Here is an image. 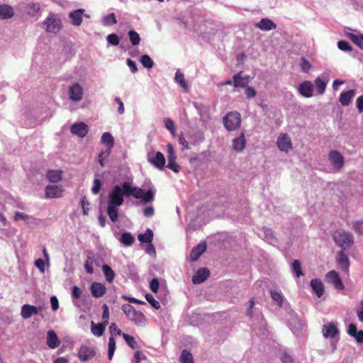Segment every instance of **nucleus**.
<instances>
[{
	"label": "nucleus",
	"mask_w": 363,
	"mask_h": 363,
	"mask_svg": "<svg viewBox=\"0 0 363 363\" xmlns=\"http://www.w3.org/2000/svg\"><path fill=\"white\" fill-rule=\"evenodd\" d=\"M174 79L175 81L179 84V85L184 88V89H188V86H187V84L186 83V81L184 79V74L179 72V70L177 71L176 74H175V77H174Z\"/></svg>",
	"instance_id": "nucleus-45"
},
{
	"label": "nucleus",
	"mask_w": 363,
	"mask_h": 363,
	"mask_svg": "<svg viewBox=\"0 0 363 363\" xmlns=\"http://www.w3.org/2000/svg\"><path fill=\"white\" fill-rule=\"evenodd\" d=\"M147 190H145L133 186L128 182H125L121 185H116L108 194L107 214L113 222L118 220V207L124 201L123 196H133L135 199H141L143 203L151 202L154 199L155 189L152 185L150 181H147Z\"/></svg>",
	"instance_id": "nucleus-1"
},
{
	"label": "nucleus",
	"mask_w": 363,
	"mask_h": 363,
	"mask_svg": "<svg viewBox=\"0 0 363 363\" xmlns=\"http://www.w3.org/2000/svg\"><path fill=\"white\" fill-rule=\"evenodd\" d=\"M347 37L355 43L360 49L363 50V35H355L353 33H347Z\"/></svg>",
	"instance_id": "nucleus-38"
},
{
	"label": "nucleus",
	"mask_w": 363,
	"mask_h": 363,
	"mask_svg": "<svg viewBox=\"0 0 363 363\" xmlns=\"http://www.w3.org/2000/svg\"><path fill=\"white\" fill-rule=\"evenodd\" d=\"M277 144L279 149L281 151L288 152L292 148L291 139L286 134H282L279 137Z\"/></svg>",
	"instance_id": "nucleus-17"
},
{
	"label": "nucleus",
	"mask_w": 363,
	"mask_h": 363,
	"mask_svg": "<svg viewBox=\"0 0 363 363\" xmlns=\"http://www.w3.org/2000/svg\"><path fill=\"white\" fill-rule=\"evenodd\" d=\"M116 350V341L113 336H111L108 339V358L111 360Z\"/></svg>",
	"instance_id": "nucleus-41"
},
{
	"label": "nucleus",
	"mask_w": 363,
	"mask_h": 363,
	"mask_svg": "<svg viewBox=\"0 0 363 363\" xmlns=\"http://www.w3.org/2000/svg\"><path fill=\"white\" fill-rule=\"evenodd\" d=\"M337 260L340 267L343 271L347 272L350 267V261L347 256L343 251H340L337 253Z\"/></svg>",
	"instance_id": "nucleus-26"
},
{
	"label": "nucleus",
	"mask_w": 363,
	"mask_h": 363,
	"mask_svg": "<svg viewBox=\"0 0 363 363\" xmlns=\"http://www.w3.org/2000/svg\"><path fill=\"white\" fill-rule=\"evenodd\" d=\"M122 336H123V339L125 340V341L126 342V343L131 348L135 349L137 347V342H135V338L133 336H131L128 334H126V333H123Z\"/></svg>",
	"instance_id": "nucleus-50"
},
{
	"label": "nucleus",
	"mask_w": 363,
	"mask_h": 363,
	"mask_svg": "<svg viewBox=\"0 0 363 363\" xmlns=\"http://www.w3.org/2000/svg\"><path fill=\"white\" fill-rule=\"evenodd\" d=\"M84 12V9H78L69 13V18L72 25L74 26H79L82 22V15Z\"/></svg>",
	"instance_id": "nucleus-19"
},
{
	"label": "nucleus",
	"mask_w": 363,
	"mask_h": 363,
	"mask_svg": "<svg viewBox=\"0 0 363 363\" xmlns=\"http://www.w3.org/2000/svg\"><path fill=\"white\" fill-rule=\"evenodd\" d=\"M291 270L293 274L296 276V278H299L300 277L303 275L301 269V264L299 260H294L291 264Z\"/></svg>",
	"instance_id": "nucleus-36"
},
{
	"label": "nucleus",
	"mask_w": 363,
	"mask_h": 363,
	"mask_svg": "<svg viewBox=\"0 0 363 363\" xmlns=\"http://www.w3.org/2000/svg\"><path fill=\"white\" fill-rule=\"evenodd\" d=\"M128 37L133 45L135 46L139 45L141 39L139 34L136 31L130 30L128 32Z\"/></svg>",
	"instance_id": "nucleus-43"
},
{
	"label": "nucleus",
	"mask_w": 363,
	"mask_h": 363,
	"mask_svg": "<svg viewBox=\"0 0 363 363\" xmlns=\"http://www.w3.org/2000/svg\"><path fill=\"white\" fill-rule=\"evenodd\" d=\"M88 130V125L83 122L74 123L71 127L72 133L79 138H84L87 134Z\"/></svg>",
	"instance_id": "nucleus-16"
},
{
	"label": "nucleus",
	"mask_w": 363,
	"mask_h": 363,
	"mask_svg": "<svg viewBox=\"0 0 363 363\" xmlns=\"http://www.w3.org/2000/svg\"><path fill=\"white\" fill-rule=\"evenodd\" d=\"M314 85L311 81H304L298 87V93L306 98H310L313 95Z\"/></svg>",
	"instance_id": "nucleus-12"
},
{
	"label": "nucleus",
	"mask_w": 363,
	"mask_h": 363,
	"mask_svg": "<svg viewBox=\"0 0 363 363\" xmlns=\"http://www.w3.org/2000/svg\"><path fill=\"white\" fill-rule=\"evenodd\" d=\"M337 47L340 50L345 52H350L352 50V46L345 40H340L337 43Z\"/></svg>",
	"instance_id": "nucleus-52"
},
{
	"label": "nucleus",
	"mask_w": 363,
	"mask_h": 363,
	"mask_svg": "<svg viewBox=\"0 0 363 363\" xmlns=\"http://www.w3.org/2000/svg\"><path fill=\"white\" fill-rule=\"evenodd\" d=\"M288 325L291 331L296 335H298L306 328L305 321L294 313H290Z\"/></svg>",
	"instance_id": "nucleus-7"
},
{
	"label": "nucleus",
	"mask_w": 363,
	"mask_h": 363,
	"mask_svg": "<svg viewBox=\"0 0 363 363\" xmlns=\"http://www.w3.org/2000/svg\"><path fill=\"white\" fill-rule=\"evenodd\" d=\"M356 104L358 111L362 113L363 111V95L357 99Z\"/></svg>",
	"instance_id": "nucleus-64"
},
{
	"label": "nucleus",
	"mask_w": 363,
	"mask_h": 363,
	"mask_svg": "<svg viewBox=\"0 0 363 363\" xmlns=\"http://www.w3.org/2000/svg\"><path fill=\"white\" fill-rule=\"evenodd\" d=\"M206 244L205 242L198 244L195 247H194L190 253V260L192 262L196 261L199 257L206 251Z\"/></svg>",
	"instance_id": "nucleus-20"
},
{
	"label": "nucleus",
	"mask_w": 363,
	"mask_h": 363,
	"mask_svg": "<svg viewBox=\"0 0 363 363\" xmlns=\"http://www.w3.org/2000/svg\"><path fill=\"white\" fill-rule=\"evenodd\" d=\"M263 233L264 234V239L272 243L275 240V238L273 235V233L271 229L269 228H263Z\"/></svg>",
	"instance_id": "nucleus-55"
},
{
	"label": "nucleus",
	"mask_w": 363,
	"mask_h": 363,
	"mask_svg": "<svg viewBox=\"0 0 363 363\" xmlns=\"http://www.w3.org/2000/svg\"><path fill=\"white\" fill-rule=\"evenodd\" d=\"M122 311L126 317L130 321L134 322L136 325L145 324L146 318L143 313L138 311L130 304H124L122 306Z\"/></svg>",
	"instance_id": "nucleus-2"
},
{
	"label": "nucleus",
	"mask_w": 363,
	"mask_h": 363,
	"mask_svg": "<svg viewBox=\"0 0 363 363\" xmlns=\"http://www.w3.org/2000/svg\"><path fill=\"white\" fill-rule=\"evenodd\" d=\"M101 186V181L99 179H95L94 181V185L91 189L93 194H98L100 191Z\"/></svg>",
	"instance_id": "nucleus-60"
},
{
	"label": "nucleus",
	"mask_w": 363,
	"mask_h": 363,
	"mask_svg": "<svg viewBox=\"0 0 363 363\" xmlns=\"http://www.w3.org/2000/svg\"><path fill=\"white\" fill-rule=\"evenodd\" d=\"M180 359L182 363H194L191 354L186 350L182 351Z\"/></svg>",
	"instance_id": "nucleus-49"
},
{
	"label": "nucleus",
	"mask_w": 363,
	"mask_h": 363,
	"mask_svg": "<svg viewBox=\"0 0 363 363\" xmlns=\"http://www.w3.org/2000/svg\"><path fill=\"white\" fill-rule=\"evenodd\" d=\"M245 95L247 99L253 98L256 95V91L253 87L247 86L245 87Z\"/></svg>",
	"instance_id": "nucleus-61"
},
{
	"label": "nucleus",
	"mask_w": 363,
	"mask_h": 363,
	"mask_svg": "<svg viewBox=\"0 0 363 363\" xmlns=\"http://www.w3.org/2000/svg\"><path fill=\"white\" fill-rule=\"evenodd\" d=\"M14 16L13 9L8 4L0 5V19H9Z\"/></svg>",
	"instance_id": "nucleus-27"
},
{
	"label": "nucleus",
	"mask_w": 363,
	"mask_h": 363,
	"mask_svg": "<svg viewBox=\"0 0 363 363\" xmlns=\"http://www.w3.org/2000/svg\"><path fill=\"white\" fill-rule=\"evenodd\" d=\"M96 263V260L94 259V257H91V256H89L85 262V264H84V268H85V270L86 272L89 274H91L94 273V268H93V265L95 264Z\"/></svg>",
	"instance_id": "nucleus-42"
},
{
	"label": "nucleus",
	"mask_w": 363,
	"mask_h": 363,
	"mask_svg": "<svg viewBox=\"0 0 363 363\" xmlns=\"http://www.w3.org/2000/svg\"><path fill=\"white\" fill-rule=\"evenodd\" d=\"M120 240L124 245L129 246L133 243L135 238L130 233H123Z\"/></svg>",
	"instance_id": "nucleus-40"
},
{
	"label": "nucleus",
	"mask_w": 363,
	"mask_h": 363,
	"mask_svg": "<svg viewBox=\"0 0 363 363\" xmlns=\"http://www.w3.org/2000/svg\"><path fill=\"white\" fill-rule=\"evenodd\" d=\"M109 330L111 333V336H113V335H122V332L121 330L118 328L117 325L114 323H112L110 326H109Z\"/></svg>",
	"instance_id": "nucleus-58"
},
{
	"label": "nucleus",
	"mask_w": 363,
	"mask_h": 363,
	"mask_svg": "<svg viewBox=\"0 0 363 363\" xmlns=\"http://www.w3.org/2000/svg\"><path fill=\"white\" fill-rule=\"evenodd\" d=\"M328 81V77L323 75L318 77L315 79L313 85L315 86L318 94L321 95L325 92Z\"/></svg>",
	"instance_id": "nucleus-22"
},
{
	"label": "nucleus",
	"mask_w": 363,
	"mask_h": 363,
	"mask_svg": "<svg viewBox=\"0 0 363 363\" xmlns=\"http://www.w3.org/2000/svg\"><path fill=\"white\" fill-rule=\"evenodd\" d=\"M101 142L108 146V150L111 149L114 145V139L110 133H104L101 136Z\"/></svg>",
	"instance_id": "nucleus-39"
},
{
	"label": "nucleus",
	"mask_w": 363,
	"mask_h": 363,
	"mask_svg": "<svg viewBox=\"0 0 363 363\" xmlns=\"http://www.w3.org/2000/svg\"><path fill=\"white\" fill-rule=\"evenodd\" d=\"M81 204L84 215H87L89 211V202L85 198H84L81 201Z\"/></svg>",
	"instance_id": "nucleus-62"
},
{
	"label": "nucleus",
	"mask_w": 363,
	"mask_h": 363,
	"mask_svg": "<svg viewBox=\"0 0 363 363\" xmlns=\"http://www.w3.org/2000/svg\"><path fill=\"white\" fill-rule=\"evenodd\" d=\"M167 161L177 160V155L174 152V148L173 145L170 143L167 144Z\"/></svg>",
	"instance_id": "nucleus-48"
},
{
	"label": "nucleus",
	"mask_w": 363,
	"mask_h": 363,
	"mask_svg": "<svg viewBox=\"0 0 363 363\" xmlns=\"http://www.w3.org/2000/svg\"><path fill=\"white\" fill-rule=\"evenodd\" d=\"M138 238L141 243H150L153 239V232L150 229H147L143 234H140Z\"/></svg>",
	"instance_id": "nucleus-35"
},
{
	"label": "nucleus",
	"mask_w": 363,
	"mask_h": 363,
	"mask_svg": "<svg viewBox=\"0 0 363 363\" xmlns=\"http://www.w3.org/2000/svg\"><path fill=\"white\" fill-rule=\"evenodd\" d=\"M326 280L328 283L332 284L337 289L342 290L344 285L340 279L338 273L335 271H330L326 274Z\"/></svg>",
	"instance_id": "nucleus-13"
},
{
	"label": "nucleus",
	"mask_w": 363,
	"mask_h": 363,
	"mask_svg": "<svg viewBox=\"0 0 363 363\" xmlns=\"http://www.w3.org/2000/svg\"><path fill=\"white\" fill-rule=\"evenodd\" d=\"M167 167L172 170L175 173H179L181 170L180 166L177 163L176 160L167 161Z\"/></svg>",
	"instance_id": "nucleus-53"
},
{
	"label": "nucleus",
	"mask_w": 363,
	"mask_h": 363,
	"mask_svg": "<svg viewBox=\"0 0 363 363\" xmlns=\"http://www.w3.org/2000/svg\"><path fill=\"white\" fill-rule=\"evenodd\" d=\"M95 356V350L92 347L82 346L78 352V357L82 362L88 361Z\"/></svg>",
	"instance_id": "nucleus-14"
},
{
	"label": "nucleus",
	"mask_w": 363,
	"mask_h": 363,
	"mask_svg": "<svg viewBox=\"0 0 363 363\" xmlns=\"http://www.w3.org/2000/svg\"><path fill=\"white\" fill-rule=\"evenodd\" d=\"M48 180L52 183H57L62 179L61 170H49L47 173Z\"/></svg>",
	"instance_id": "nucleus-33"
},
{
	"label": "nucleus",
	"mask_w": 363,
	"mask_h": 363,
	"mask_svg": "<svg viewBox=\"0 0 363 363\" xmlns=\"http://www.w3.org/2000/svg\"><path fill=\"white\" fill-rule=\"evenodd\" d=\"M223 121L225 128L228 131H233L240 127L241 116L238 111H230L223 117Z\"/></svg>",
	"instance_id": "nucleus-4"
},
{
	"label": "nucleus",
	"mask_w": 363,
	"mask_h": 363,
	"mask_svg": "<svg viewBox=\"0 0 363 363\" xmlns=\"http://www.w3.org/2000/svg\"><path fill=\"white\" fill-rule=\"evenodd\" d=\"M165 128L170 131L171 134L174 137L176 135V128L174 121L169 118L164 119Z\"/></svg>",
	"instance_id": "nucleus-44"
},
{
	"label": "nucleus",
	"mask_w": 363,
	"mask_h": 363,
	"mask_svg": "<svg viewBox=\"0 0 363 363\" xmlns=\"http://www.w3.org/2000/svg\"><path fill=\"white\" fill-rule=\"evenodd\" d=\"M300 67L303 72H308L312 65L306 58L303 57L301 58Z\"/></svg>",
	"instance_id": "nucleus-54"
},
{
	"label": "nucleus",
	"mask_w": 363,
	"mask_h": 363,
	"mask_svg": "<svg viewBox=\"0 0 363 363\" xmlns=\"http://www.w3.org/2000/svg\"><path fill=\"white\" fill-rule=\"evenodd\" d=\"M159 281L157 279L155 278L152 279V281L150 283V289L154 292L156 293L159 288Z\"/></svg>",
	"instance_id": "nucleus-63"
},
{
	"label": "nucleus",
	"mask_w": 363,
	"mask_h": 363,
	"mask_svg": "<svg viewBox=\"0 0 363 363\" xmlns=\"http://www.w3.org/2000/svg\"><path fill=\"white\" fill-rule=\"evenodd\" d=\"M63 192V187L57 185H48L45 189V196L48 199L62 197Z\"/></svg>",
	"instance_id": "nucleus-11"
},
{
	"label": "nucleus",
	"mask_w": 363,
	"mask_h": 363,
	"mask_svg": "<svg viewBox=\"0 0 363 363\" xmlns=\"http://www.w3.org/2000/svg\"><path fill=\"white\" fill-rule=\"evenodd\" d=\"M250 82V77L247 75L243 76L242 72H239L233 76V85L235 87H246Z\"/></svg>",
	"instance_id": "nucleus-21"
},
{
	"label": "nucleus",
	"mask_w": 363,
	"mask_h": 363,
	"mask_svg": "<svg viewBox=\"0 0 363 363\" xmlns=\"http://www.w3.org/2000/svg\"><path fill=\"white\" fill-rule=\"evenodd\" d=\"M245 145L246 140L245 135L242 133L239 137L233 139L232 147L235 151L240 152L245 149Z\"/></svg>",
	"instance_id": "nucleus-25"
},
{
	"label": "nucleus",
	"mask_w": 363,
	"mask_h": 363,
	"mask_svg": "<svg viewBox=\"0 0 363 363\" xmlns=\"http://www.w3.org/2000/svg\"><path fill=\"white\" fill-rule=\"evenodd\" d=\"M47 344L50 348L55 349L57 347L60 342L57 334L53 330H49L47 334Z\"/></svg>",
	"instance_id": "nucleus-28"
},
{
	"label": "nucleus",
	"mask_w": 363,
	"mask_h": 363,
	"mask_svg": "<svg viewBox=\"0 0 363 363\" xmlns=\"http://www.w3.org/2000/svg\"><path fill=\"white\" fill-rule=\"evenodd\" d=\"M102 271L105 276L106 280L108 283H112L115 278V272L107 264H104L102 266Z\"/></svg>",
	"instance_id": "nucleus-34"
},
{
	"label": "nucleus",
	"mask_w": 363,
	"mask_h": 363,
	"mask_svg": "<svg viewBox=\"0 0 363 363\" xmlns=\"http://www.w3.org/2000/svg\"><path fill=\"white\" fill-rule=\"evenodd\" d=\"M104 323L96 324L93 321L91 323V333L97 337H100L104 334L105 326Z\"/></svg>",
	"instance_id": "nucleus-32"
},
{
	"label": "nucleus",
	"mask_w": 363,
	"mask_h": 363,
	"mask_svg": "<svg viewBox=\"0 0 363 363\" xmlns=\"http://www.w3.org/2000/svg\"><path fill=\"white\" fill-rule=\"evenodd\" d=\"M209 271L206 268L199 269L192 277V281L195 284L203 282L209 277Z\"/></svg>",
	"instance_id": "nucleus-23"
},
{
	"label": "nucleus",
	"mask_w": 363,
	"mask_h": 363,
	"mask_svg": "<svg viewBox=\"0 0 363 363\" xmlns=\"http://www.w3.org/2000/svg\"><path fill=\"white\" fill-rule=\"evenodd\" d=\"M140 62L147 69H151L154 65L153 60L147 55H143L141 56Z\"/></svg>",
	"instance_id": "nucleus-46"
},
{
	"label": "nucleus",
	"mask_w": 363,
	"mask_h": 363,
	"mask_svg": "<svg viewBox=\"0 0 363 363\" xmlns=\"http://www.w3.org/2000/svg\"><path fill=\"white\" fill-rule=\"evenodd\" d=\"M148 161L159 169H162L165 165V158L160 152H149L147 153Z\"/></svg>",
	"instance_id": "nucleus-9"
},
{
	"label": "nucleus",
	"mask_w": 363,
	"mask_h": 363,
	"mask_svg": "<svg viewBox=\"0 0 363 363\" xmlns=\"http://www.w3.org/2000/svg\"><path fill=\"white\" fill-rule=\"evenodd\" d=\"M26 12L28 15L38 18L40 16V7L38 4L29 3L26 7Z\"/></svg>",
	"instance_id": "nucleus-30"
},
{
	"label": "nucleus",
	"mask_w": 363,
	"mask_h": 363,
	"mask_svg": "<svg viewBox=\"0 0 363 363\" xmlns=\"http://www.w3.org/2000/svg\"><path fill=\"white\" fill-rule=\"evenodd\" d=\"M145 298L154 308L159 309L160 308L159 301L155 300L152 294H147L145 295Z\"/></svg>",
	"instance_id": "nucleus-51"
},
{
	"label": "nucleus",
	"mask_w": 363,
	"mask_h": 363,
	"mask_svg": "<svg viewBox=\"0 0 363 363\" xmlns=\"http://www.w3.org/2000/svg\"><path fill=\"white\" fill-rule=\"evenodd\" d=\"M102 308H103L102 319L104 320L103 323H104V325H108V318H109L108 307L106 304H104Z\"/></svg>",
	"instance_id": "nucleus-56"
},
{
	"label": "nucleus",
	"mask_w": 363,
	"mask_h": 363,
	"mask_svg": "<svg viewBox=\"0 0 363 363\" xmlns=\"http://www.w3.org/2000/svg\"><path fill=\"white\" fill-rule=\"evenodd\" d=\"M43 310V306H35L29 304H24L21 307V315L23 319H28L32 315H37Z\"/></svg>",
	"instance_id": "nucleus-10"
},
{
	"label": "nucleus",
	"mask_w": 363,
	"mask_h": 363,
	"mask_svg": "<svg viewBox=\"0 0 363 363\" xmlns=\"http://www.w3.org/2000/svg\"><path fill=\"white\" fill-rule=\"evenodd\" d=\"M82 87L79 84H74L69 89V98L74 101H79L82 98Z\"/></svg>",
	"instance_id": "nucleus-18"
},
{
	"label": "nucleus",
	"mask_w": 363,
	"mask_h": 363,
	"mask_svg": "<svg viewBox=\"0 0 363 363\" xmlns=\"http://www.w3.org/2000/svg\"><path fill=\"white\" fill-rule=\"evenodd\" d=\"M322 332L324 337L332 339L333 350L334 351L336 348V342L339 339V330L337 324L333 322L324 324Z\"/></svg>",
	"instance_id": "nucleus-5"
},
{
	"label": "nucleus",
	"mask_w": 363,
	"mask_h": 363,
	"mask_svg": "<svg viewBox=\"0 0 363 363\" xmlns=\"http://www.w3.org/2000/svg\"><path fill=\"white\" fill-rule=\"evenodd\" d=\"M271 298L276 302L279 306H283L285 299L280 291H271Z\"/></svg>",
	"instance_id": "nucleus-37"
},
{
	"label": "nucleus",
	"mask_w": 363,
	"mask_h": 363,
	"mask_svg": "<svg viewBox=\"0 0 363 363\" xmlns=\"http://www.w3.org/2000/svg\"><path fill=\"white\" fill-rule=\"evenodd\" d=\"M107 41L112 45H118L119 44V38L116 34H110L106 38Z\"/></svg>",
	"instance_id": "nucleus-57"
},
{
	"label": "nucleus",
	"mask_w": 363,
	"mask_h": 363,
	"mask_svg": "<svg viewBox=\"0 0 363 363\" xmlns=\"http://www.w3.org/2000/svg\"><path fill=\"white\" fill-rule=\"evenodd\" d=\"M355 95V91L354 89L349 90L345 92L341 93L339 101L341 104L344 106H348L353 97Z\"/></svg>",
	"instance_id": "nucleus-29"
},
{
	"label": "nucleus",
	"mask_w": 363,
	"mask_h": 363,
	"mask_svg": "<svg viewBox=\"0 0 363 363\" xmlns=\"http://www.w3.org/2000/svg\"><path fill=\"white\" fill-rule=\"evenodd\" d=\"M44 25L46 26V31L50 33H56L62 28V22L60 18L54 13H50L45 20Z\"/></svg>",
	"instance_id": "nucleus-6"
},
{
	"label": "nucleus",
	"mask_w": 363,
	"mask_h": 363,
	"mask_svg": "<svg viewBox=\"0 0 363 363\" xmlns=\"http://www.w3.org/2000/svg\"><path fill=\"white\" fill-rule=\"evenodd\" d=\"M90 291L93 297L99 298L106 294V287L104 284L95 281L91 284Z\"/></svg>",
	"instance_id": "nucleus-15"
},
{
	"label": "nucleus",
	"mask_w": 363,
	"mask_h": 363,
	"mask_svg": "<svg viewBox=\"0 0 363 363\" xmlns=\"http://www.w3.org/2000/svg\"><path fill=\"white\" fill-rule=\"evenodd\" d=\"M103 23L105 26H112L117 23L115 14L111 13L103 17Z\"/></svg>",
	"instance_id": "nucleus-47"
},
{
	"label": "nucleus",
	"mask_w": 363,
	"mask_h": 363,
	"mask_svg": "<svg viewBox=\"0 0 363 363\" xmlns=\"http://www.w3.org/2000/svg\"><path fill=\"white\" fill-rule=\"evenodd\" d=\"M328 160L335 172H339L344 166V157L337 150H331L329 152Z\"/></svg>",
	"instance_id": "nucleus-8"
},
{
	"label": "nucleus",
	"mask_w": 363,
	"mask_h": 363,
	"mask_svg": "<svg viewBox=\"0 0 363 363\" xmlns=\"http://www.w3.org/2000/svg\"><path fill=\"white\" fill-rule=\"evenodd\" d=\"M255 27L264 31L271 30L277 28V25L270 19L265 18L255 24Z\"/></svg>",
	"instance_id": "nucleus-24"
},
{
	"label": "nucleus",
	"mask_w": 363,
	"mask_h": 363,
	"mask_svg": "<svg viewBox=\"0 0 363 363\" xmlns=\"http://www.w3.org/2000/svg\"><path fill=\"white\" fill-rule=\"evenodd\" d=\"M353 229L359 234L363 235V221H356L353 223Z\"/></svg>",
	"instance_id": "nucleus-59"
},
{
	"label": "nucleus",
	"mask_w": 363,
	"mask_h": 363,
	"mask_svg": "<svg viewBox=\"0 0 363 363\" xmlns=\"http://www.w3.org/2000/svg\"><path fill=\"white\" fill-rule=\"evenodd\" d=\"M333 240L336 245L342 249L349 248L353 244V236L343 230H336L333 234Z\"/></svg>",
	"instance_id": "nucleus-3"
},
{
	"label": "nucleus",
	"mask_w": 363,
	"mask_h": 363,
	"mask_svg": "<svg viewBox=\"0 0 363 363\" xmlns=\"http://www.w3.org/2000/svg\"><path fill=\"white\" fill-rule=\"evenodd\" d=\"M310 284L314 293L320 298L324 293V286L322 281L315 279L311 280Z\"/></svg>",
	"instance_id": "nucleus-31"
}]
</instances>
